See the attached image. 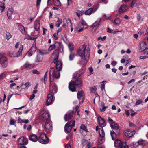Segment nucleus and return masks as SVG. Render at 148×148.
Wrapping results in <instances>:
<instances>
[{"label": "nucleus", "instance_id": "nucleus-1", "mask_svg": "<svg viewBox=\"0 0 148 148\" xmlns=\"http://www.w3.org/2000/svg\"><path fill=\"white\" fill-rule=\"evenodd\" d=\"M78 53L82 59L85 60L84 63L83 65H84L87 62V58H88L90 56L89 47L84 44L81 46L78 50Z\"/></svg>", "mask_w": 148, "mask_h": 148}, {"label": "nucleus", "instance_id": "nucleus-2", "mask_svg": "<svg viewBox=\"0 0 148 148\" xmlns=\"http://www.w3.org/2000/svg\"><path fill=\"white\" fill-rule=\"evenodd\" d=\"M82 81L80 79H77L74 82L71 81L69 83V89L70 91L74 92L76 90L75 86L79 87L82 86Z\"/></svg>", "mask_w": 148, "mask_h": 148}, {"label": "nucleus", "instance_id": "nucleus-3", "mask_svg": "<svg viewBox=\"0 0 148 148\" xmlns=\"http://www.w3.org/2000/svg\"><path fill=\"white\" fill-rule=\"evenodd\" d=\"M52 54L53 56H55L56 58L54 59L53 62L56 64V69L58 71H60L62 69V65L60 61H58V51H55Z\"/></svg>", "mask_w": 148, "mask_h": 148}, {"label": "nucleus", "instance_id": "nucleus-4", "mask_svg": "<svg viewBox=\"0 0 148 148\" xmlns=\"http://www.w3.org/2000/svg\"><path fill=\"white\" fill-rule=\"evenodd\" d=\"M49 74V78L51 82H52L54 78H59L60 76V72L55 71L54 67L51 68Z\"/></svg>", "mask_w": 148, "mask_h": 148}, {"label": "nucleus", "instance_id": "nucleus-5", "mask_svg": "<svg viewBox=\"0 0 148 148\" xmlns=\"http://www.w3.org/2000/svg\"><path fill=\"white\" fill-rule=\"evenodd\" d=\"M39 119L44 122L50 121L51 120L50 115L47 111L43 110L41 112Z\"/></svg>", "mask_w": 148, "mask_h": 148}, {"label": "nucleus", "instance_id": "nucleus-6", "mask_svg": "<svg viewBox=\"0 0 148 148\" xmlns=\"http://www.w3.org/2000/svg\"><path fill=\"white\" fill-rule=\"evenodd\" d=\"M38 140L42 144H47L48 143L49 140V138L46 136L45 134L43 133L40 135Z\"/></svg>", "mask_w": 148, "mask_h": 148}, {"label": "nucleus", "instance_id": "nucleus-7", "mask_svg": "<svg viewBox=\"0 0 148 148\" xmlns=\"http://www.w3.org/2000/svg\"><path fill=\"white\" fill-rule=\"evenodd\" d=\"M75 120H71L70 122H68L65 125L64 129L67 133L69 132L73 127H74L75 124Z\"/></svg>", "mask_w": 148, "mask_h": 148}, {"label": "nucleus", "instance_id": "nucleus-8", "mask_svg": "<svg viewBox=\"0 0 148 148\" xmlns=\"http://www.w3.org/2000/svg\"><path fill=\"white\" fill-rule=\"evenodd\" d=\"M78 107L75 108L73 109V111H69L66 113L64 116V119L66 121H68L69 120L72 118L74 114V111H76L78 108Z\"/></svg>", "mask_w": 148, "mask_h": 148}, {"label": "nucleus", "instance_id": "nucleus-9", "mask_svg": "<svg viewBox=\"0 0 148 148\" xmlns=\"http://www.w3.org/2000/svg\"><path fill=\"white\" fill-rule=\"evenodd\" d=\"M8 62L6 57L0 54V64L2 66L3 68L6 67L8 65Z\"/></svg>", "mask_w": 148, "mask_h": 148}, {"label": "nucleus", "instance_id": "nucleus-10", "mask_svg": "<svg viewBox=\"0 0 148 148\" xmlns=\"http://www.w3.org/2000/svg\"><path fill=\"white\" fill-rule=\"evenodd\" d=\"M45 122V123L44 125L45 131L47 132L51 131L52 129V125L51 120Z\"/></svg>", "mask_w": 148, "mask_h": 148}, {"label": "nucleus", "instance_id": "nucleus-11", "mask_svg": "<svg viewBox=\"0 0 148 148\" xmlns=\"http://www.w3.org/2000/svg\"><path fill=\"white\" fill-rule=\"evenodd\" d=\"M49 91L50 93L53 94H54L57 92V88L55 84L50 83Z\"/></svg>", "mask_w": 148, "mask_h": 148}, {"label": "nucleus", "instance_id": "nucleus-12", "mask_svg": "<svg viewBox=\"0 0 148 148\" xmlns=\"http://www.w3.org/2000/svg\"><path fill=\"white\" fill-rule=\"evenodd\" d=\"M18 143L20 145H25L28 143V140L26 137L22 136L18 139Z\"/></svg>", "mask_w": 148, "mask_h": 148}, {"label": "nucleus", "instance_id": "nucleus-13", "mask_svg": "<svg viewBox=\"0 0 148 148\" xmlns=\"http://www.w3.org/2000/svg\"><path fill=\"white\" fill-rule=\"evenodd\" d=\"M135 131L132 130L128 129L124 132L125 135L127 137L132 136L135 134Z\"/></svg>", "mask_w": 148, "mask_h": 148}, {"label": "nucleus", "instance_id": "nucleus-14", "mask_svg": "<svg viewBox=\"0 0 148 148\" xmlns=\"http://www.w3.org/2000/svg\"><path fill=\"white\" fill-rule=\"evenodd\" d=\"M53 101V95L50 93L47 96L46 103L48 105L51 104Z\"/></svg>", "mask_w": 148, "mask_h": 148}, {"label": "nucleus", "instance_id": "nucleus-15", "mask_svg": "<svg viewBox=\"0 0 148 148\" xmlns=\"http://www.w3.org/2000/svg\"><path fill=\"white\" fill-rule=\"evenodd\" d=\"M140 45L139 50L141 52L145 51L147 48V45L145 41H143L141 42L140 43Z\"/></svg>", "mask_w": 148, "mask_h": 148}, {"label": "nucleus", "instance_id": "nucleus-16", "mask_svg": "<svg viewBox=\"0 0 148 148\" xmlns=\"http://www.w3.org/2000/svg\"><path fill=\"white\" fill-rule=\"evenodd\" d=\"M40 23L38 20H36L34 23V28L37 31H39L40 30Z\"/></svg>", "mask_w": 148, "mask_h": 148}, {"label": "nucleus", "instance_id": "nucleus-17", "mask_svg": "<svg viewBox=\"0 0 148 148\" xmlns=\"http://www.w3.org/2000/svg\"><path fill=\"white\" fill-rule=\"evenodd\" d=\"M36 50V47L35 45H32L30 49L27 53L28 56H31Z\"/></svg>", "mask_w": 148, "mask_h": 148}, {"label": "nucleus", "instance_id": "nucleus-18", "mask_svg": "<svg viewBox=\"0 0 148 148\" xmlns=\"http://www.w3.org/2000/svg\"><path fill=\"white\" fill-rule=\"evenodd\" d=\"M54 44L56 48H57L58 50H60L61 52L63 51V46L61 42H56Z\"/></svg>", "mask_w": 148, "mask_h": 148}, {"label": "nucleus", "instance_id": "nucleus-19", "mask_svg": "<svg viewBox=\"0 0 148 148\" xmlns=\"http://www.w3.org/2000/svg\"><path fill=\"white\" fill-rule=\"evenodd\" d=\"M29 140L34 142H36L38 140V138L37 136L34 134H30L29 136Z\"/></svg>", "mask_w": 148, "mask_h": 148}, {"label": "nucleus", "instance_id": "nucleus-20", "mask_svg": "<svg viewBox=\"0 0 148 148\" xmlns=\"http://www.w3.org/2000/svg\"><path fill=\"white\" fill-rule=\"evenodd\" d=\"M80 128L82 130L84 131L85 133H83V130H80V132L84 136H85L86 134V133L88 132L86 127L83 124H82L80 126Z\"/></svg>", "mask_w": 148, "mask_h": 148}, {"label": "nucleus", "instance_id": "nucleus-21", "mask_svg": "<svg viewBox=\"0 0 148 148\" xmlns=\"http://www.w3.org/2000/svg\"><path fill=\"white\" fill-rule=\"evenodd\" d=\"M129 8L127 5H122L119 9V12L120 13H123L128 10Z\"/></svg>", "mask_w": 148, "mask_h": 148}, {"label": "nucleus", "instance_id": "nucleus-22", "mask_svg": "<svg viewBox=\"0 0 148 148\" xmlns=\"http://www.w3.org/2000/svg\"><path fill=\"white\" fill-rule=\"evenodd\" d=\"M77 97L79 100L82 99V101H83V99L84 98V94L83 91L81 90L77 94Z\"/></svg>", "mask_w": 148, "mask_h": 148}, {"label": "nucleus", "instance_id": "nucleus-23", "mask_svg": "<svg viewBox=\"0 0 148 148\" xmlns=\"http://www.w3.org/2000/svg\"><path fill=\"white\" fill-rule=\"evenodd\" d=\"M101 21V19L100 18H99L97 20L91 25V27H99V24Z\"/></svg>", "mask_w": 148, "mask_h": 148}, {"label": "nucleus", "instance_id": "nucleus-24", "mask_svg": "<svg viewBox=\"0 0 148 148\" xmlns=\"http://www.w3.org/2000/svg\"><path fill=\"white\" fill-rule=\"evenodd\" d=\"M13 11L14 10L12 8H10L8 9L7 12V15L8 19H11L12 18L11 16Z\"/></svg>", "mask_w": 148, "mask_h": 148}, {"label": "nucleus", "instance_id": "nucleus-25", "mask_svg": "<svg viewBox=\"0 0 148 148\" xmlns=\"http://www.w3.org/2000/svg\"><path fill=\"white\" fill-rule=\"evenodd\" d=\"M123 142L120 140L117 139L114 142V145L116 148H119Z\"/></svg>", "mask_w": 148, "mask_h": 148}, {"label": "nucleus", "instance_id": "nucleus-26", "mask_svg": "<svg viewBox=\"0 0 148 148\" xmlns=\"http://www.w3.org/2000/svg\"><path fill=\"white\" fill-rule=\"evenodd\" d=\"M98 121L100 125H103V126H105L106 124L105 123L104 119L101 117H99L98 118Z\"/></svg>", "mask_w": 148, "mask_h": 148}, {"label": "nucleus", "instance_id": "nucleus-27", "mask_svg": "<svg viewBox=\"0 0 148 148\" xmlns=\"http://www.w3.org/2000/svg\"><path fill=\"white\" fill-rule=\"evenodd\" d=\"M23 46L21 45L20 46L18 51L16 53V57H18L21 56L22 51L23 49Z\"/></svg>", "mask_w": 148, "mask_h": 148}, {"label": "nucleus", "instance_id": "nucleus-28", "mask_svg": "<svg viewBox=\"0 0 148 148\" xmlns=\"http://www.w3.org/2000/svg\"><path fill=\"white\" fill-rule=\"evenodd\" d=\"M100 128H99V133L101 137L103 138L105 136V133L102 126H100Z\"/></svg>", "mask_w": 148, "mask_h": 148}, {"label": "nucleus", "instance_id": "nucleus-29", "mask_svg": "<svg viewBox=\"0 0 148 148\" xmlns=\"http://www.w3.org/2000/svg\"><path fill=\"white\" fill-rule=\"evenodd\" d=\"M111 128L114 130H117L118 129V125L116 123L114 122H112L110 123Z\"/></svg>", "mask_w": 148, "mask_h": 148}, {"label": "nucleus", "instance_id": "nucleus-30", "mask_svg": "<svg viewBox=\"0 0 148 148\" xmlns=\"http://www.w3.org/2000/svg\"><path fill=\"white\" fill-rule=\"evenodd\" d=\"M18 28L21 33L23 34H25L26 32L24 27L21 25H18Z\"/></svg>", "mask_w": 148, "mask_h": 148}, {"label": "nucleus", "instance_id": "nucleus-31", "mask_svg": "<svg viewBox=\"0 0 148 148\" xmlns=\"http://www.w3.org/2000/svg\"><path fill=\"white\" fill-rule=\"evenodd\" d=\"M94 13L92 8H90L85 12V14L86 15H89Z\"/></svg>", "mask_w": 148, "mask_h": 148}, {"label": "nucleus", "instance_id": "nucleus-32", "mask_svg": "<svg viewBox=\"0 0 148 148\" xmlns=\"http://www.w3.org/2000/svg\"><path fill=\"white\" fill-rule=\"evenodd\" d=\"M138 144L141 146H144L146 144V142L145 140L140 139L137 142Z\"/></svg>", "mask_w": 148, "mask_h": 148}, {"label": "nucleus", "instance_id": "nucleus-33", "mask_svg": "<svg viewBox=\"0 0 148 148\" xmlns=\"http://www.w3.org/2000/svg\"><path fill=\"white\" fill-rule=\"evenodd\" d=\"M42 60V57L40 55H38L37 56L36 59L35 61V62L36 63H38L41 62Z\"/></svg>", "mask_w": 148, "mask_h": 148}, {"label": "nucleus", "instance_id": "nucleus-34", "mask_svg": "<svg viewBox=\"0 0 148 148\" xmlns=\"http://www.w3.org/2000/svg\"><path fill=\"white\" fill-rule=\"evenodd\" d=\"M29 121L28 119H22L20 118H18V123H24L25 124H27L28 123Z\"/></svg>", "mask_w": 148, "mask_h": 148}, {"label": "nucleus", "instance_id": "nucleus-35", "mask_svg": "<svg viewBox=\"0 0 148 148\" xmlns=\"http://www.w3.org/2000/svg\"><path fill=\"white\" fill-rule=\"evenodd\" d=\"M33 65L31 64H30L28 62H26L24 64V66L27 69H30L33 67Z\"/></svg>", "mask_w": 148, "mask_h": 148}, {"label": "nucleus", "instance_id": "nucleus-36", "mask_svg": "<svg viewBox=\"0 0 148 148\" xmlns=\"http://www.w3.org/2000/svg\"><path fill=\"white\" fill-rule=\"evenodd\" d=\"M101 105L102 108H100V111L101 112L104 111L106 110V107L105 106L104 103L103 102H101Z\"/></svg>", "mask_w": 148, "mask_h": 148}, {"label": "nucleus", "instance_id": "nucleus-37", "mask_svg": "<svg viewBox=\"0 0 148 148\" xmlns=\"http://www.w3.org/2000/svg\"><path fill=\"white\" fill-rule=\"evenodd\" d=\"M8 55L11 58L16 57V53L13 51H9L8 54Z\"/></svg>", "mask_w": 148, "mask_h": 148}, {"label": "nucleus", "instance_id": "nucleus-38", "mask_svg": "<svg viewBox=\"0 0 148 148\" xmlns=\"http://www.w3.org/2000/svg\"><path fill=\"white\" fill-rule=\"evenodd\" d=\"M5 8V7L4 6V3H3L2 2H0V10L1 11V12H3L4 10V9Z\"/></svg>", "mask_w": 148, "mask_h": 148}, {"label": "nucleus", "instance_id": "nucleus-39", "mask_svg": "<svg viewBox=\"0 0 148 148\" xmlns=\"http://www.w3.org/2000/svg\"><path fill=\"white\" fill-rule=\"evenodd\" d=\"M48 72V71H47L45 73L44 77L42 79V81L45 84H46V81L47 79V74Z\"/></svg>", "mask_w": 148, "mask_h": 148}, {"label": "nucleus", "instance_id": "nucleus-40", "mask_svg": "<svg viewBox=\"0 0 148 148\" xmlns=\"http://www.w3.org/2000/svg\"><path fill=\"white\" fill-rule=\"evenodd\" d=\"M82 74L81 73H80L78 72H77L76 73H75L73 75V77L75 79H77L79 78V77H80Z\"/></svg>", "mask_w": 148, "mask_h": 148}, {"label": "nucleus", "instance_id": "nucleus-41", "mask_svg": "<svg viewBox=\"0 0 148 148\" xmlns=\"http://www.w3.org/2000/svg\"><path fill=\"white\" fill-rule=\"evenodd\" d=\"M30 85V84L29 82H27L21 86V87L23 89L29 87Z\"/></svg>", "mask_w": 148, "mask_h": 148}, {"label": "nucleus", "instance_id": "nucleus-42", "mask_svg": "<svg viewBox=\"0 0 148 148\" xmlns=\"http://www.w3.org/2000/svg\"><path fill=\"white\" fill-rule=\"evenodd\" d=\"M121 21L120 19L116 18L114 20V23L116 25H119L120 24Z\"/></svg>", "mask_w": 148, "mask_h": 148}, {"label": "nucleus", "instance_id": "nucleus-43", "mask_svg": "<svg viewBox=\"0 0 148 148\" xmlns=\"http://www.w3.org/2000/svg\"><path fill=\"white\" fill-rule=\"evenodd\" d=\"M138 143L136 142H133L130 143V146L132 148H135L138 147Z\"/></svg>", "mask_w": 148, "mask_h": 148}, {"label": "nucleus", "instance_id": "nucleus-44", "mask_svg": "<svg viewBox=\"0 0 148 148\" xmlns=\"http://www.w3.org/2000/svg\"><path fill=\"white\" fill-rule=\"evenodd\" d=\"M111 18V16L109 14L107 15L104 14L103 16V18L105 20L110 19Z\"/></svg>", "mask_w": 148, "mask_h": 148}, {"label": "nucleus", "instance_id": "nucleus-45", "mask_svg": "<svg viewBox=\"0 0 148 148\" xmlns=\"http://www.w3.org/2000/svg\"><path fill=\"white\" fill-rule=\"evenodd\" d=\"M54 3L56 6H60L61 5V3L59 0H53Z\"/></svg>", "mask_w": 148, "mask_h": 148}, {"label": "nucleus", "instance_id": "nucleus-46", "mask_svg": "<svg viewBox=\"0 0 148 148\" xmlns=\"http://www.w3.org/2000/svg\"><path fill=\"white\" fill-rule=\"evenodd\" d=\"M110 135L112 139L114 140L116 138V134L113 131H112L110 132Z\"/></svg>", "mask_w": 148, "mask_h": 148}, {"label": "nucleus", "instance_id": "nucleus-47", "mask_svg": "<svg viewBox=\"0 0 148 148\" xmlns=\"http://www.w3.org/2000/svg\"><path fill=\"white\" fill-rule=\"evenodd\" d=\"M58 18L57 23L56 24V26L57 27H59L62 23V19H60L58 17Z\"/></svg>", "mask_w": 148, "mask_h": 148}, {"label": "nucleus", "instance_id": "nucleus-48", "mask_svg": "<svg viewBox=\"0 0 148 148\" xmlns=\"http://www.w3.org/2000/svg\"><path fill=\"white\" fill-rule=\"evenodd\" d=\"M83 12L84 11L82 10L80 11L79 10H77V11L76 12V13L77 14L79 18L80 16L82 15Z\"/></svg>", "mask_w": 148, "mask_h": 148}, {"label": "nucleus", "instance_id": "nucleus-49", "mask_svg": "<svg viewBox=\"0 0 148 148\" xmlns=\"http://www.w3.org/2000/svg\"><path fill=\"white\" fill-rule=\"evenodd\" d=\"M119 148H128V146L125 143H122Z\"/></svg>", "mask_w": 148, "mask_h": 148}, {"label": "nucleus", "instance_id": "nucleus-50", "mask_svg": "<svg viewBox=\"0 0 148 148\" xmlns=\"http://www.w3.org/2000/svg\"><path fill=\"white\" fill-rule=\"evenodd\" d=\"M107 32L109 33H113L114 34H115L116 32H121V31H118L116 32L114 31L109 28H108Z\"/></svg>", "mask_w": 148, "mask_h": 148}, {"label": "nucleus", "instance_id": "nucleus-51", "mask_svg": "<svg viewBox=\"0 0 148 148\" xmlns=\"http://www.w3.org/2000/svg\"><path fill=\"white\" fill-rule=\"evenodd\" d=\"M68 47L70 53H72V51L73 49V45L72 43H69L68 45Z\"/></svg>", "mask_w": 148, "mask_h": 148}, {"label": "nucleus", "instance_id": "nucleus-52", "mask_svg": "<svg viewBox=\"0 0 148 148\" xmlns=\"http://www.w3.org/2000/svg\"><path fill=\"white\" fill-rule=\"evenodd\" d=\"M55 48L56 47L55 46L54 44L53 45H51L49 47L48 49V50L49 51H51Z\"/></svg>", "mask_w": 148, "mask_h": 148}, {"label": "nucleus", "instance_id": "nucleus-53", "mask_svg": "<svg viewBox=\"0 0 148 148\" xmlns=\"http://www.w3.org/2000/svg\"><path fill=\"white\" fill-rule=\"evenodd\" d=\"M99 7V5H96L93 6L92 8L93 9V12H96Z\"/></svg>", "mask_w": 148, "mask_h": 148}, {"label": "nucleus", "instance_id": "nucleus-54", "mask_svg": "<svg viewBox=\"0 0 148 148\" xmlns=\"http://www.w3.org/2000/svg\"><path fill=\"white\" fill-rule=\"evenodd\" d=\"M74 57V54L72 53H70L69 56V60L70 61L72 60Z\"/></svg>", "mask_w": 148, "mask_h": 148}, {"label": "nucleus", "instance_id": "nucleus-55", "mask_svg": "<svg viewBox=\"0 0 148 148\" xmlns=\"http://www.w3.org/2000/svg\"><path fill=\"white\" fill-rule=\"evenodd\" d=\"M6 39L8 40L9 39L12 37V36L11 34L8 32H6Z\"/></svg>", "mask_w": 148, "mask_h": 148}, {"label": "nucleus", "instance_id": "nucleus-56", "mask_svg": "<svg viewBox=\"0 0 148 148\" xmlns=\"http://www.w3.org/2000/svg\"><path fill=\"white\" fill-rule=\"evenodd\" d=\"M87 140L85 139H82L81 140V143L83 146L85 145L87 143Z\"/></svg>", "mask_w": 148, "mask_h": 148}, {"label": "nucleus", "instance_id": "nucleus-57", "mask_svg": "<svg viewBox=\"0 0 148 148\" xmlns=\"http://www.w3.org/2000/svg\"><path fill=\"white\" fill-rule=\"evenodd\" d=\"M136 3V0H132L131 4L130 5V7H132L134 6V4H135Z\"/></svg>", "mask_w": 148, "mask_h": 148}, {"label": "nucleus", "instance_id": "nucleus-58", "mask_svg": "<svg viewBox=\"0 0 148 148\" xmlns=\"http://www.w3.org/2000/svg\"><path fill=\"white\" fill-rule=\"evenodd\" d=\"M32 73L34 74H36L37 75H38L40 73V72L36 69H34L33 70Z\"/></svg>", "mask_w": 148, "mask_h": 148}, {"label": "nucleus", "instance_id": "nucleus-59", "mask_svg": "<svg viewBox=\"0 0 148 148\" xmlns=\"http://www.w3.org/2000/svg\"><path fill=\"white\" fill-rule=\"evenodd\" d=\"M5 75L4 73H2L0 74V80L3 79L5 77Z\"/></svg>", "mask_w": 148, "mask_h": 148}, {"label": "nucleus", "instance_id": "nucleus-60", "mask_svg": "<svg viewBox=\"0 0 148 148\" xmlns=\"http://www.w3.org/2000/svg\"><path fill=\"white\" fill-rule=\"evenodd\" d=\"M37 38L36 37L30 36L28 37L27 39L28 40H35Z\"/></svg>", "mask_w": 148, "mask_h": 148}, {"label": "nucleus", "instance_id": "nucleus-61", "mask_svg": "<svg viewBox=\"0 0 148 148\" xmlns=\"http://www.w3.org/2000/svg\"><path fill=\"white\" fill-rule=\"evenodd\" d=\"M53 36L55 38V40H57L58 38V33H55L53 35Z\"/></svg>", "mask_w": 148, "mask_h": 148}, {"label": "nucleus", "instance_id": "nucleus-62", "mask_svg": "<svg viewBox=\"0 0 148 148\" xmlns=\"http://www.w3.org/2000/svg\"><path fill=\"white\" fill-rule=\"evenodd\" d=\"M142 103V101L141 100H138L137 101L136 103V105H139Z\"/></svg>", "mask_w": 148, "mask_h": 148}, {"label": "nucleus", "instance_id": "nucleus-63", "mask_svg": "<svg viewBox=\"0 0 148 148\" xmlns=\"http://www.w3.org/2000/svg\"><path fill=\"white\" fill-rule=\"evenodd\" d=\"M92 146V145L90 142H88V144L87 145V147L88 148H90Z\"/></svg>", "mask_w": 148, "mask_h": 148}, {"label": "nucleus", "instance_id": "nucleus-64", "mask_svg": "<svg viewBox=\"0 0 148 148\" xmlns=\"http://www.w3.org/2000/svg\"><path fill=\"white\" fill-rule=\"evenodd\" d=\"M105 84L104 83H102L101 84V90L103 91V90L105 89Z\"/></svg>", "mask_w": 148, "mask_h": 148}]
</instances>
